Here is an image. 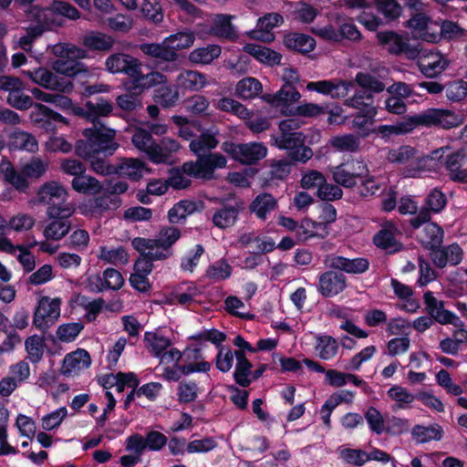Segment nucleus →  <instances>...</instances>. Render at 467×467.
I'll use <instances>...</instances> for the list:
<instances>
[{"label": "nucleus", "mask_w": 467, "mask_h": 467, "mask_svg": "<svg viewBox=\"0 0 467 467\" xmlns=\"http://www.w3.org/2000/svg\"><path fill=\"white\" fill-rule=\"evenodd\" d=\"M86 140H79L76 143L75 150L78 156L90 162L91 170L99 175H111L116 173V165H109L104 160L98 158L100 153L112 155L119 144L114 140L116 131L112 129L89 128L83 130Z\"/></svg>", "instance_id": "obj_1"}, {"label": "nucleus", "mask_w": 467, "mask_h": 467, "mask_svg": "<svg viewBox=\"0 0 467 467\" xmlns=\"http://www.w3.org/2000/svg\"><path fill=\"white\" fill-rule=\"evenodd\" d=\"M226 162L225 157L220 153L203 155L196 161L183 163L182 170L172 171L168 184L176 190L184 189L191 183V180L185 175L199 179H211L213 171L225 167Z\"/></svg>", "instance_id": "obj_2"}, {"label": "nucleus", "mask_w": 467, "mask_h": 467, "mask_svg": "<svg viewBox=\"0 0 467 467\" xmlns=\"http://www.w3.org/2000/svg\"><path fill=\"white\" fill-rule=\"evenodd\" d=\"M132 145L140 152L147 155L154 164L172 162V154L180 149L179 142L171 138H163L157 142L151 133L143 128L136 127L132 130Z\"/></svg>", "instance_id": "obj_3"}, {"label": "nucleus", "mask_w": 467, "mask_h": 467, "mask_svg": "<svg viewBox=\"0 0 467 467\" xmlns=\"http://www.w3.org/2000/svg\"><path fill=\"white\" fill-rule=\"evenodd\" d=\"M68 192L60 183L48 182L37 191L38 202L47 205V215L50 219H67L76 211L75 206L67 202Z\"/></svg>", "instance_id": "obj_4"}, {"label": "nucleus", "mask_w": 467, "mask_h": 467, "mask_svg": "<svg viewBox=\"0 0 467 467\" xmlns=\"http://www.w3.org/2000/svg\"><path fill=\"white\" fill-rule=\"evenodd\" d=\"M181 232L177 227H162L156 238H134L131 244L140 254H145L152 259H165L171 255L170 248L179 240Z\"/></svg>", "instance_id": "obj_5"}, {"label": "nucleus", "mask_w": 467, "mask_h": 467, "mask_svg": "<svg viewBox=\"0 0 467 467\" xmlns=\"http://www.w3.org/2000/svg\"><path fill=\"white\" fill-rule=\"evenodd\" d=\"M346 105L358 110L353 117L352 128L358 130L363 138L374 133L375 129L372 126L378 114V109L374 105L373 96L368 90L358 91L346 100Z\"/></svg>", "instance_id": "obj_6"}, {"label": "nucleus", "mask_w": 467, "mask_h": 467, "mask_svg": "<svg viewBox=\"0 0 467 467\" xmlns=\"http://www.w3.org/2000/svg\"><path fill=\"white\" fill-rule=\"evenodd\" d=\"M178 134L185 140H191L190 150L198 158L202 157V154L210 151L217 147L219 141L217 135L219 130L213 127L207 130H201V125L198 121H191L187 125L179 129Z\"/></svg>", "instance_id": "obj_7"}, {"label": "nucleus", "mask_w": 467, "mask_h": 467, "mask_svg": "<svg viewBox=\"0 0 467 467\" xmlns=\"http://www.w3.org/2000/svg\"><path fill=\"white\" fill-rule=\"evenodd\" d=\"M47 162L39 158H34L30 161L22 164L18 170L15 169L9 162H3L0 167L5 179L16 189L23 191L27 188L28 180L40 178L47 171Z\"/></svg>", "instance_id": "obj_8"}, {"label": "nucleus", "mask_w": 467, "mask_h": 467, "mask_svg": "<svg viewBox=\"0 0 467 467\" xmlns=\"http://www.w3.org/2000/svg\"><path fill=\"white\" fill-rule=\"evenodd\" d=\"M53 53L59 57L52 63V68L58 74L74 77L82 71V64L76 59L84 58L86 50L72 44H57L53 47Z\"/></svg>", "instance_id": "obj_9"}, {"label": "nucleus", "mask_w": 467, "mask_h": 467, "mask_svg": "<svg viewBox=\"0 0 467 467\" xmlns=\"http://www.w3.org/2000/svg\"><path fill=\"white\" fill-rule=\"evenodd\" d=\"M412 118L415 129L422 126L448 130L462 124L461 118L454 111L446 109H427L419 114L412 115Z\"/></svg>", "instance_id": "obj_10"}, {"label": "nucleus", "mask_w": 467, "mask_h": 467, "mask_svg": "<svg viewBox=\"0 0 467 467\" xmlns=\"http://www.w3.org/2000/svg\"><path fill=\"white\" fill-rule=\"evenodd\" d=\"M62 300L60 297L41 296L34 310L33 325L42 332L47 331L60 317Z\"/></svg>", "instance_id": "obj_11"}, {"label": "nucleus", "mask_w": 467, "mask_h": 467, "mask_svg": "<svg viewBox=\"0 0 467 467\" xmlns=\"http://www.w3.org/2000/svg\"><path fill=\"white\" fill-rule=\"evenodd\" d=\"M450 151L449 146L441 147L432 150L429 158L432 161H441L446 156L445 167L451 179L459 182H467V171L462 169V166L467 162L466 150L462 149L453 153H450Z\"/></svg>", "instance_id": "obj_12"}, {"label": "nucleus", "mask_w": 467, "mask_h": 467, "mask_svg": "<svg viewBox=\"0 0 467 467\" xmlns=\"http://www.w3.org/2000/svg\"><path fill=\"white\" fill-rule=\"evenodd\" d=\"M368 173L367 163L362 160L350 159L336 166L332 170L334 181L346 188L354 187L358 180H362Z\"/></svg>", "instance_id": "obj_13"}, {"label": "nucleus", "mask_w": 467, "mask_h": 467, "mask_svg": "<svg viewBox=\"0 0 467 467\" xmlns=\"http://www.w3.org/2000/svg\"><path fill=\"white\" fill-rule=\"evenodd\" d=\"M425 159L424 157L417 156L416 150L408 145L390 149L387 154V160L389 162L407 164L409 166L402 171L403 176L408 178L420 176Z\"/></svg>", "instance_id": "obj_14"}, {"label": "nucleus", "mask_w": 467, "mask_h": 467, "mask_svg": "<svg viewBox=\"0 0 467 467\" xmlns=\"http://www.w3.org/2000/svg\"><path fill=\"white\" fill-rule=\"evenodd\" d=\"M223 150L235 161L243 164H254L263 160L267 154L266 147L261 142L234 144L224 142Z\"/></svg>", "instance_id": "obj_15"}, {"label": "nucleus", "mask_w": 467, "mask_h": 467, "mask_svg": "<svg viewBox=\"0 0 467 467\" xmlns=\"http://www.w3.org/2000/svg\"><path fill=\"white\" fill-rule=\"evenodd\" d=\"M22 73L30 80L46 88L62 93H70L73 90V84L70 80L59 78L45 67H37L34 70H23Z\"/></svg>", "instance_id": "obj_16"}, {"label": "nucleus", "mask_w": 467, "mask_h": 467, "mask_svg": "<svg viewBox=\"0 0 467 467\" xmlns=\"http://www.w3.org/2000/svg\"><path fill=\"white\" fill-rule=\"evenodd\" d=\"M301 94L295 86L283 85L274 94H266L263 99L273 108L278 109L284 116H292L296 103L300 99Z\"/></svg>", "instance_id": "obj_17"}, {"label": "nucleus", "mask_w": 467, "mask_h": 467, "mask_svg": "<svg viewBox=\"0 0 467 467\" xmlns=\"http://www.w3.org/2000/svg\"><path fill=\"white\" fill-rule=\"evenodd\" d=\"M447 199L445 194L440 190H432L425 200L427 209L420 211V213L410 219V225L414 229L420 228L422 224L427 223L431 220V212L434 213H441L446 206Z\"/></svg>", "instance_id": "obj_18"}, {"label": "nucleus", "mask_w": 467, "mask_h": 467, "mask_svg": "<svg viewBox=\"0 0 467 467\" xmlns=\"http://www.w3.org/2000/svg\"><path fill=\"white\" fill-rule=\"evenodd\" d=\"M140 66L141 63L136 57L124 53L112 54L105 61L106 69L109 73H123L130 78L140 75Z\"/></svg>", "instance_id": "obj_19"}, {"label": "nucleus", "mask_w": 467, "mask_h": 467, "mask_svg": "<svg viewBox=\"0 0 467 467\" xmlns=\"http://www.w3.org/2000/svg\"><path fill=\"white\" fill-rule=\"evenodd\" d=\"M347 288V277L338 272L328 270L318 275L317 292L324 297H335Z\"/></svg>", "instance_id": "obj_20"}, {"label": "nucleus", "mask_w": 467, "mask_h": 467, "mask_svg": "<svg viewBox=\"0 0 467 467\" xmlns=\"http://www.w3.org/2000/svg\"><path fill=\"white\" fill-rule=\"evenodd\" d=\"M91 365V357L84 348H78L67 354L61 366V374L67 378L79 376Z\"/></svg>", "instance_id": "obj_21"}, {"label": "nucleus", "mask_w": 467, "mask_h": 467, "mask_svg": "<svg viewBox=\"0 0 467 467\" xmlns=\"http://www.w3.org/2000/svg\"><path fill=\"white\" fill-rule=\"evenodd\" d=\"M450 65L449 59L439 51L424 50L420 57L418 67L427 78H435L441 74Z\"/></svg>", "instance_id": "obj_22"}, {"label": "nucleus", "mask_w": 467, "mask_h": 467, "mask_svg": "<svg viewBox=\"0 0 467 467\" xmlns=\"http://www.w3.org/2000/svg\"><path fill=\"white\" fill-rule=\"evenodd\" d=\"M324 264L332 269L353 275L363 274L369 266V262L364 257L349 259L337 254L327 255Z\"/></svg>", "instance_id": "obj_23"}, {"label": "nucleus", "mask_w": 467, "mask_h": 467, "mask_svg": "<svg viewBox=\"0 0 467 467\" xmlns=\"http://www.w3.org/2000/svg\"><path fill=\"white\" fill-rule=\"evenodd\" d=\"M423 300L427 312L438 323L458 326V323L461 322L457 316L444 308L443 301L438 300L432 292H425L423 295Z\"/></svg>", "instance_id": "obj_24"}, {"label": "nucleus", "mask_w": 467, "mask_h": 467, "mask_svg": "<svg viewBox=\"0 0 467 467\" xmlns=\"http://www.w3.org/2000/svg\"><path fill=\"white\" fill-rule=\"evenodd\" d=\"M284 18L278 13H269L260 17L256 24V29L251 30L246 35L253 39L263 42H272L275 36L272 30L283 24Z\"/></svg>", "instance_id": "obj_25"}, {"label": "nucleus", "mask_w": 467, "mask_h": 467, "mask_svg": "<svg viewBox=\"0 0 467 467\" xmlns=\"http://www.w3.org/2000/svg\"><path fill=\"white\" fill-rule=\"evenodd\" d=\"M352 83L340 79L311 81L306 85V89L316 91L322 95L330 96L333 99H340L348 96Z\"/></svg>", "instance_id": "obj_26"}, {"label": "nucleus", "mask_w": 467, "mask_h": 467, "mask_svg": "<svg viewBox=\"0 0 467 467\" xmlns=\"http://www.w3.org/2000/svg\"><path fill=\"white\" fill-rule=\"evenodd\" d=\"M400 231L393 221H386L382 223L381 230L375 234L374 244L384 250L396 252L400 249V243L397 241V235Z\"/></svg>", "instance_id": "obj_27"}, {"label": "nucleus", "mask_w": 467, "mask_h": 467, "mask_svg": "<svg viewBox=\"0 0 467 467\" xmlns=\"http://www.w3.org/2000/svg\"><path fill=\"white\" fill-rule=\"evenodd\" d=\"M431 259L438 267H445L447 265H456L463 257L462 249L456 244L446 247L431 249Z\"/></svg>", "instance_id": "obj_28"}, {"label": "nucleus", "mask_w": 467, "mask_h": 467, "mask_svg": "<svg viewBox=\"0 0 467 467\" xmlns=\"http://www.w3.org/2000/svg\"><path fill=\"white\" fill-rule=\"evenodd\" d=\"M234 18V16L218 14L211 16L208 19L210 25L211 35L218 37L234 39L236 37L235 27L232 24V20Z\"/></svg>", "instance_id": "obj_29"}, {"label": "nucleus", "mask_w": 467, "mask_h": 467, "mask_svg": "<svg viewBox=\"0 0 467 467\" xmlns=\"http://www.w3.org/2000/svg\"><path fill=\"white\" fill-rule=\"evenodd\" d=\"M72 303L85 311L84 318L87 322L95 321L99 315L107 308L103 298L91 299L81 294L75 295L72 297Z\"/></svg>", "instance_id": "obj_30"}, {"label": "nucleus", "mask_w": 467, "mask_h": 467, "mask_svg": "<svg viewBox=\"0 0 467 467\" xmlns=\"http://www.w3.org/2000/svg\"><path fill=\"white\" fill-rule=\"evenodd\" d=\"M115 169V174L135 181L150 171L143 161L133 158L121 160Z\"/></svg>", "instance_id": "obj_31"}, {"label": "nucleus", "mask_w": 467, "mask_h": 467, "mask_svg": "<svg viewBox=\"0 0 467 467\" xmlns=\"http://www.w3.org/2000/svg\"><path fill=\"white\" fill-rule=\"evenodd\" d=\"M243 49L259 63L266 66L278 65L282 59L280 53L261 45L248 43L244 46Z\"/></svg>", "instance_id": "obj_32"}, {"label": "nucleus", "mask_w": 467, "mask_h": 467, "mask_svg": "<svg viewBox=\"0 0 467 467\" xmlns=\"http://www.w3.org/2000/svg\"><path fill=\"white\" fill-rule=\"evenodd\" d=\"M28 17L36 21V26H41L43 32L51 26H60L62 25L61 19L57 16L56 12L53 10L52 4L46 8L37 5L33 6L28 13Z\"/></svg>", "instance_id": "obj_33"}, {"label": "nucleus", "mask_w": 467, "mask_h": 467, "mask_svg": "<svg viewBox=\"0 0 467 467\" xmlns=\"http://www.w3.org/2000/svg\"><path fill=\"white\" fill-rule=\"evenodd\" d=\"M415 130L412 116H408L401 120L391 125H379L375 129L374 133L384 140H389L392 136H400L410 133Z\"/></svg>", "instance_id": "obj_34"}, {"label": "nucleus", "mask_w": 467, "mask_h": 467, "mask_svg": "<svg viewBox=\"0 0 467 467\" xmlns=\"http://www.w3.org/2000/svg\"><path fill=\"white\" fill-rule=\"evenodd\" d=\"M328 227L325 223H319L309 218L301 221L297 230V239L300 242H306L312 238H325L328 235Z\"/></svg>", "instance_id": "obj_35"}, {"label": "nucleus", "mask_w": 467, "mask_h": 467, "mask_svg": "<svg viewBox=\"0 0 467 467\" xmlns=\"http://www.w3.org/2000/svg\"><path fill=\"white\" fill-rule=\"evenodd\" d=\"M387 396L393 402V410H409L417 399V395L400 385L391 386L387 391Z\"/></svg>", "instance_id": "obj_36"}, {"label": "nucleus", "mask_w": 467, "mask_h": 467, "mask_svg": "<svg viewBox=\"0 0 467 467\" xmlns=\"http://www.w3.org/2000/svg\"><path fill=\"white\" fill-rule=\"evenodd\" d=\"M315 339V351L319 358L331 360L337 356L339 345L335 337L327 334H317Z\"/></svg>", "instance_id": "obj_37"}, {"label": "nucleus", "mask_w": 467, "mask_h": 467, "mask_svg": "<svg viewBox=\"0 0 467 467\" xmlns=\"http://www.w3.org/2000/svg\"><path fill=\"white\" fill-rule=\"evenodd\" d=\"M443 433L442 427L438 423H432L428 426L418 424L411 429V437L419 444L441 441Z\"/></svg>", "instance_id": "obj_38"}, {"label": "nucleus", "mask_w": 467, "mask_h": 467, "mask_svg": "<svg viewBox=\"0 0 467 467\" xmlns=\"http://www.w3.org/2000/svg\"><path fill=\"white\" fill-rule=\"evenodd\" d=\"M285 46L299 53H309L316 47V40L306 34L288 33L284 37Z\"/></svg>", "instance_id": "obj_39"}, {"label": "nucleus", "mask_w": 467, "mask_h": 467, "mask_svg": "<svg viewBox=\"0 0 467 467\" xmlns=\"http://www.w3.org/2000/svg\"><path fill=\"white\" fill-rule=\"evenodd\" d=\"M419 241L429 249L441 246L443 241V230L434 223H429L417 235Z\"/></svg>", "instance_id": "obj_40"}, {"label": "nucleus", "mask_w": 467, "mask_h": 467, "mask_svg": "<svg viewBox=\"0 0 467 467\" xmlns=\"http://www.w3.org/2000/svg\"><path fill=\"white\" fill-rule=\"evenodd\" d=\"M325 380L333 388H341L348 383H351L356 387H361L366 384L363 379L355 374L339 371L334 368L326 371Z\"/></svg>", "instance_id": "obj_41"}, {"label": "nucleus", "mask_w": 467, "mask_h": 467, "mask_svg": "<svg viewBox=\"0 0 467 467\" xmlns=\"http://www.w3.org/2000/svg\"><path fill=\"white\" fill-rule=\"evenodd\" d=\"M11 147L34 153L38 150V141L36 137L21 130H16L9 134Z\"/></svg>", "instance_id": "obj_42"}, {"label": "nucleus", "mask_w": 467, "mask_h": 467, "mask_svg": "<svg viewBox=\"0 0 467 467\" xmlns=\"http://www.w3.org/2000/svg\"><path fill=\"white\" fill-rule=\"evenodd\" d=\"M74 191L82 194L96 195L103 190V184L95 177L82 173L71 182Z\"/></svg>", "instance_id": "obj_43"}, {"label": "nucleus", "mask_w": 467, "mask_h": 467, "mask_svg": "<svg viewBox=\"0 0 467 467\" xmlns=\"http://www.w3.org/2000/svg\"><path fill=\"white\" fill-rule=\"evenodd\" d=\"M83 44L92 50L109 51L113 47L115 39L109 35L99 31H90L84 36Z\"/></svg>", "instance_id": "obj_44"}, {"label": "nucleus", "mask_w": 467, "mask_h": 467, "mask_svg": "<svg viewBox=\"0 0 467 467\" xmlns=\"http://www.w3.org/2000/svg\"><path fill=\"white\" fill-rule=\"evenodd\" d=\"M263 91L261 82L255 78L247 77L239 80L235 86V95L242 99H253Z\"/></svg>", "instance_id": "obj_45"}, {"label": "nucleus", "mask_w": 467, "mask_h": 467, "mask_svg": "<svg viewBox=\"0 0 467 467\" xmlns=\"http://www.w3.org/2000/svg\"><path fill=\"white\" fill-rule=\"evenodd\" d=\"M177 85L189 90H200L207 85L206 78L198 71L184 70L176 78Z\"/></svg>", "instance_id": "obj_46"}, {"label": "nucleus", "mask_w": 467, "mask_h": 467, "mask_svg": "<svg viewBox=\"0 0 467 467\" xmlns=\"http://www.w3.org/2000/svg\"><path fill=\"white\" fill-rule=\"evenodd\" d=\"M235 358L234 380L242 387H248L251 383L249 377L251 375L252 364L242 350L235 351Z\"/></svg>", "instance_id": "obj_47"}, {"label": "nucleus", "mask_w": 467, "mask_h": 467, "mask_svg": "<svg viewBox=\"0 0 467 467\" xmlns=\"http://www.w3.org/2000/svg\"><path fill=\"white\" fill-rule=\"evenodd\" d=\"M144 342L149 352L156 358H159L171 344L169 337L159 332H146Z\"/></svg>", "instance_id": "obj_48"}, {"label": "nucleus", "mask_w": 467, "mask_h": 467, "mask_svg": "<svg viewBox=\"0 0 467 467\" xmlns=\"http://www.w3.org/2000/svg\"><path fill=\"white\" fill-rule=\"evenodd\" d=\"M46 341L43 336L32 335L25 340V349L27 358L33 364L38 363L44 357Z\"/></svg>", "instance_id": "obj_49"}, {"label": "nucleus", "mask_w": 467, "mask_h": 467, "mask_svg": "<svg viewBox=\"0 0 467 467\" xmlns=\"http://www.w3.org/2000/svg\"><path fill=\"white\" fill-rule=\"evenodd\" d=\"M377 39L381 46L386 47L389 52L394 55L402 54L407 43L402 36L393 31L379 32Z\"/></svg>", "instance_id": "obj_50"}, {"label": "nucleus", "mask_w": 467, "mask_h": 467, "mask_svg": "<svg viewBox=\"0 0 467 467\" xmlns=\"http://www.w3.org/2000/svg\"><path fill=\"white\" fill-rule=\"evenodd\" d=\"M360 139L354 134L334 136L329 140V145L340 152H356L360 148Z\"/></svg>", "instance_id": "obj_51"}, {"label": "nucleus", "mask_w": 467, "mask_h": 467, "mask_svg": "<svg viewBox=\"0 0 467 467\" xmlns=\"http://www.w3.org/2000/svg\"><path fill=\"white\" fill-rule=\"evenodd\" d=\"M198 209L196 202L182 200L175 203L168 212V220L171 223H178Z\"/></svg>", "instance_id": "obj_52"}, {"label": "nucleus", "mask_w": 467, "mask_h": 467, "mask_svg": "<svg viewBox=\"0 0 467 467\" xmlns=\"http://www.w3.org/2000/svg\"><path fill=\"white\" fill-rule=\"evenodd\" d=\"M373 5L387 22L399 19L403 8L397 0H373Z\"/></svg>", "instance_id": "obj_53"}, {"label": "nucleus", "mask_w": 467, "mask_h": 467, "mask_svg": "<svg viewBox=\"0 0 467 467\" xmlns=\"http://www.w3.org/2000/svg\"><path fill=\"white\" fill-rule=\"evenodd\" d=\"M276 207L275 199L269 193H262L256 196L250 205V210L262 220H265L269 213Z\"/></svg>", "instance_id": "obj_54"}, {"label": "nucleus", "mask_w": 467, "mask_h": 467, "mask_svg": "<svg viewBox=\"0 0 467 467\" xmlns=\"http://www.w3.org/2000/svg\"><path fill=\"white\" fill-rule=\"evenodd\" d=\"M221 52L222 49L220 46L208 45L204 47L193 49L189 55V59L195 64L207 65L217 58L221 55Z\"/></svg>", "instance_id": "obj_55"}, {"label": "nucleus", "mask_w": 467, "mask_h": 467, "mask_svg": "<svg viewBox=\"0 0 467 467\" xmlns=\"http://www.w3.org/2000/svg\"><path fill=\"white\" fill-rule=\"evenodd\" d=\"M140 49L148 56L155 58H160L166 61H174L177 59V53H172L168 50L165 38L161 43H145L140 46Z\"/></svg>", "instance_id": "obj_56"}, {"label": "nucleus", "mask_w": 467, "mask_h": 467, "mask_svg": "<svg viewBox=\"0 0 467 467\" xmlns=\"http://www.w3.org/2000/svg\"><path fill=\"white\" fill-rule=\"evenodd\" d=\"M195 36L191 31H180L165 37V44L169 51L176 53L177 50L189 48L193 45Z\"/></svg>", "instance_id": "obj_57"}, {"label": "nucleus", "mask_w": 467, "mask_h": 467, "mask_svg": "<svg viewBox=\"0 0 467 467\" xmlns=\"http://www.w3.org/2000/svg\"><path fill=\"white\" fill-rule=\"evenodd\" d=\"M239 214V209L235 206L225 205L216 211L213 216V224L221 229L231 227L234 224Z\"/></svg>", "instance_id": "obj_58"}, {"label": "nucleus", "mask_w": 467, "mask_h": 467, "mask_svg": "<svg viewBox=\"0 0 467 467\" xmlns=\"http://www.w3.org/2000/svg\"><path fill=\"white\" fill-rule=\"evenodd\" d=\"M274 145L281 150H290L304 144L305 135L302 132H285L272 137Z\"/></svg>", "instance_id": "obj_59"}, {"label": "nucleus", "mask_w": 467, "mask_h": 467, "mask_svg": "<svg viewBox=\"0 0 467 467\" xmlns=\"http://www.w3.org/2000/svg\"><path fill=\"white\" fill-rule=\"evenodd\" d=\"M201 295V289L193 283L184 284L174 294L173 297L178 304L184 306H190L197 302V297Z\"/></svg>", "instance_id": "obj_60"}, {"label": "nucleus", "mask_w": 467, "mask_h": 467, "mask_svg": "<svg viewBox=\"0 0 467 467\" xmlns=\"http://www.w3.org/2000/svg\"><path fill=\"white\" fill-rule=\"evenodd\" d=\"M99 258L101 261L111 265H126L129 261V255L127 251L121 247L109 248L107 246H101L99 249Z\"/></svg>", "instance_id": "obj_61"}, {"label": "nucleus", "mask_w": 467, "mask_h": 467, "mask_svg": "<svg viewBox=\"0 0 467 467\" xmlns=\"http://www.w3.org/2000/svg\"><path fill=\"white\" fill-rule=\"evenodd\" d=\"M216 108L222 111L232 113L242 119L251 118V112L242 103L231 98H223L218 100Z\"/></svg>", "instance_id": "obj_62"}, {"label": "nucleus", "mask_w": 467, "mask_h": 467, "mask_svg": "<svg viewBox=\"0 0 467 467\" xmlns=\"http://www.w3.org/2000/svg\"><path fill=\"white\" fill-rule=\"evenodd\" d=\"M86 107L88 108V119L93 124L98 122L99 117H107L113 110L112 104L104 99H99L96 103L88 101Z\"/></svg>", "instance_id": "obj_63"}, {"label": "nucleus", "mask_w": 467, "mask_h": 467, "mask_svg": "<svg viewBox=\"0 0 467 467\" xmlns=\"http://www.w3.org/2000/svg\"><path fill=\"white\" fill-rule=\"evenodd\" d=\"M233 272V268L225 259H220L206 269V277L213 282H220L228 279Z\"/></svg>", "instance_id": "obj_64"}]
</instances>
